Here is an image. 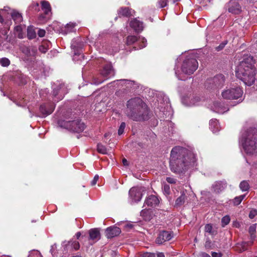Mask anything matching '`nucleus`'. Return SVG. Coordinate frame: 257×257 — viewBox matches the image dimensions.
<instances>
[{
  "label": "nucleus",
  "instance_id": "obj_13",
  "mask_svg": "<svg viewBox=\"0 0 257 257\" xmlns=\"http://www.w3.org/2000/svg\"><path fill=\"white\" fill-rule=\"evenodd\" d=\"M54 109V105L52 103H47L41 105L40 107V111L42 117L46 116L52 113Z\"/></svg>",
  "mask_w": 257,
  "mask_h": 257
},
{
  "label": "nucleus",
  "instance_id": "obj_11",
  "mask_svg": "<svg viewBox=\"0 0 257 257\" xmlns=\"http://www.w3.org/2000/svg\"><path fill=\"white\" fill-rule=\"evenodd\" d=\"M137 41H139L140 42L142 43V44L139 47H135L134 48L136 50L142 49L146 46L147 40L145 38H139L138 39L137 37L135 36H128L127 37L126 44L127 45H132Z\"/></svg>",
  "mask_w": 257,
  "mask_h": 257
},
{
  "label": "nucleus",
  "instance_id": "obj_34",
  "mask_svg": "<svg viewBox=\"0 0 257 257\" xmlns=\"http://www.w3.org/2000/svg\"><path fill=\"white\" fill-rule=\"evenodd\" d=\"M205 231L211 235H214L216 233V231L213 230L212 225L210 224H207L205 226Z\"/></svg>",
  "mask_w": 257,
  "mask_h": 257
},
{
  "label": "nucleus",
  "instance_id": "obj_36",
  "mask_svg": "<svg viewBox=\"0 0 257 257\" xmlns=\"http://www.w3.org/2000/svg\"><path fill=\"white\" fill-rule=\"evenodd\" d=\"M97 151L102 154H105L107 153V150L105 147L101 144H98L97 146Z\"/></svg>",
  "mask_w": 257,
  "mask_h": 257
},
{
  "label": "nucleus",
  "instance_id": "obj_39",
  "mask_svg": "<svg viewBox=\"0 0 257 257\" xmlns=\"http://www.w3.org/2000/svg\"><path fill=\"white\" fill-rule=\"evenodd\" d=\"M230 221V217L228 215L224 216L221 219L222 226L224 227L227 225Z\"/></svg>",
  "mask_w": 257,
  "mask_h": 257
},
{
  "label": "nucleus",
  "instance_id": "obj_29",
  "mask_svg": "<svg viewBox=\"0 0 257 257\" xmlns=\"http://www.w3.org/2000/svg\"><path fill=\"white\" fill-rule=\"evenodd\" d=\"M62 247L63 248V253L64 254H66V253L68 252H71L73 251V249L72 247L71 246V243L70 242V241H65L63 242L62 244Z\"/></svg>",
  "mask_w": 257,
  "mask_h": 257
},
{
  "label": "nucleus",
  "instance_id": "obj_44",
  "mask_svg": "<svg viewBox=\"0 0 257 257\" xmlns=\"http://www.w3.org/2000/svg\"><path fill=\"white\" fill-rule=\"evenodd\" d=\"M125 127V123L124 122H121L120 124L119 128L118 130V135H121L123 134L124 132V130Z\"/></svg>",
  "mask_w": 257,
  "mask_h": 257
},
{
  "label": "nucleus",
  "instance_id": "obj_5",
  "mask_svg": "<svg viewBox=\"0 0 257 257\" xmlns=\"http://www.w3.org/2000/svg\"><path fill=\"white\" fill-rule=\"evenodd\" d=\"M243 90L239 86L227 87L221 92L222 97L225 99H239V102L242 101Z\"/></svg>",
  "mask_w": 257,
  "mask_h": 257
},
{
  "label": "nucleus",
  "instance_id": "obj_15",
  "mask_svg": "<svg viewBox=\"0 0 257 257\" xmlns=\"http://www.w3.org/2000/svg\"><path fill=\"white\" fill-rule=\"evenodd\" d=\"M227 7L228 11L232 14H238L241 11V7L236 0H231Z\"/></svg>",
  "mask_w": 257,
  "mask_h": 257
},
{
  "label": "nucleus",
  "instance_id": "obj_6",
  "mask_svg": "<svg viewBox=\"0 0 257 257\" xmlns=\"http://www.w3.org/2000/svg\"><path fill=\"white\" fill-rule=\"evenodd\" d=\"M114 75V72L111 65L110 64H106L101 71L100 76L94 78L93 84L95 85L101 84Z\"/></svg>",
  "mask_w": 257,
  "mask_h": 257
},
{
  "label": "nucleus",
  "instance_id": "obj_58",
  "mask_svg": "<svg viewBox=\"0 0 257 257\" xmlns=\"http://www.w3.org/2000/svg\"><path fill=\"white\" fill-rule=\"evenodd\" d=\"M4 10H0V22L2 23L4 21L3 18L2 16V13L3 12Z\"/></svg>",
  "mask_w": 257,
  "mask_h": 257
},
{
  "label": "nucleus",
  "instance_id": "obj_10",
  "mask_svg": "<svg viewBox=\"0 0 257 257\" xmlns=\"http://www.w3.org/2000/svg\"><path fill=\"white\" fill-rule=\"evenodd\" d=\"M144 189L142 187H132L129 191L130 198L131 203H137L139 202L143 196Z\"/></svg>",
  "mask_w": 257,
  "mask_h": 257
},
{
  "label": "nucleus",
  "instance_id": "obj_20",
  "mask_svg": "<svg viewBox=\"0 0 257 257\" xmlns=\"http://www.w3.org/2000/svg\"><path fill=\"white\" fill-rule=\"evenodd\" d=\"M131 28L136 32L139 33L141 32L144 28L143 23L137 19H135L131 21L130 24Z\"/></svg>",
  "mask_w": 257,
  "mask_h": 257
},
{
  "label": "nucleus",
  "instance_id": "obj_53",
  "mask_svg": "<svg viewBox=\"0 0 257 257\" xmlns=\"http://www.w3.org/2000/svg\"><path fill=\"white\" fill-rule=\"evenodd\" d=\"M164 191L166 194H169L170 193V187L168 185H165L164 186Z\"/></svg>",
  "mask_w": 257,
  "mask_h": 257
},
{
  "label": "nucleus",
  "instance_id": "obj_27",
  "mask_svg": "<svg viewBox=\"0 0 257 257\" xmlns=\"http://www.w3.org/2000/svg\"><path fill=\"white\" fill-rule=\"evenodd\" d=\"M187 197L185 195V192L183 191L181 192V194L180 197L177 198L175 201V205L177 206H180L183 205Z\"/></svg>",
  "mask_w": 257,
  "mask_h": 257
},
{
  "label": "nucleus",
  "instance_id": "obj_64",
  "mask_svg": "<svg viewBox=\"0 0 257 257\" xmlns=\"http://www.w3.org/2000/svg\"><path fill=\"white\" fill-rule=\"evenodd\" d=\"M81 235V233L80 232H78L76 234V237L77 239H78L79 238V237Z\"/></svg>",
  "mask_w": 257,
  "mask_h": 257
},
{
  "label": "nucleus",
  "instance_id": "obj_12",
  "mask_svg": "<svg viewBox=\"0 0 257 257\" xmlns=\"http://www.w3.org/2000/svg\"><path fill=\"white\" fill-rule=\"evenodd\" d=\"M173 237L172 232L162 231L160 232L158 236L156 238V242L157 244H161L165 241L170 240Z\"/></svg>",
  "mask_w": 257,
  "mask_h": 257
},
{
  "label": "nucleus",
  "instance_id": "obj_38",
  "mask_svg": "<svg viewBox=\"0 0 257 257\" xmlns=\"http://www.w3.org/2000/svg\"><path fill=\"white\" fill-rule=\"evenodd\" d=\"M0 64L2 66L7 67L10 64V61L7 58H3L0 59Z\"/></svg>",
  "mask_w": 257,
  "mask_h": 257
},
{
  "label": "nucleus",
  "instance_id": "obj_48",
  "mask_svg": "<svg viewBox=\"0 0 257 257\" xmlns=\"http://www.w3.org/2000/svg\"><path fill=\"white\" fill-rule=\"evenodd\" d=\"M166 181L170 184H175L177 180L174 178L168 177L166 178Z\"/></svg>",
  "mask_w": 257,
  "mask_h": 257
},
{
  "label": "nucleus",
  "instance_id": "obj_60",
  "mask_svg": "<svg viewBox=\"0 0 257 257\" xmlns=\"http://www.w3.org/2000/svg\"><path fill=\"white\" fill-rule=\"evenodd\" d=\"M122 163L124 166L127 165V161L125 159L122 160Z\"/></svg>",
  "mask_w": 257,
  "mask_h": 257
},
{
  "label": "nucleus",
  "instance_id": "obj_4",
  "mask_svg": "<svg viewBox=\"0 0 257 257\" xmlns=\"http://www.w3.org/2000/svg\"><path fill=\"white\" fill-rule=\"evenodd\" d=\"M239 143L247 154L257 155V130L250 128L242 133Z\"/></svg>",
  "mask_w": 257,
  "mask_h": 257
},
{
  "label": "nucleus",
  "instance_id": "obj_2",
  "mask_svg": "<svg viewBox=\"0 0 257 257\" xmlns=\"http://www.w3.org/2000/svg\"><path fill=\"white\" fill-rule=\"evenodd\" d=\"M126 113L134 121L146 120L149 118L147 105L139 97L132 98L127 101Z\"/></svg>",
  "mask_w": 257,
  "mask_h": 257
},
{
  "label": "nucleus",
  "instance_id": "obj_43",
  "mask_svg": "<svg viewBox=\"0 0 257 257\" xmlns=\"http://www.w3.org/2000/svg\"><path fill=\"white\" fill-rule=\"evenodd\" d=\"M28 257H41V255L39 251L34 250L30 251Z\"/></svg>",
  "mask_w": 257,
  "mask_h": 257
},
{
  "label": "nucleus",
  "instance_id": "obj_28",
  "mask_svg": "<svg viewBox=\"0 0 257 257\" xmlns=\"http://www.w3.org/2000/svg\"><path fill=\"white\" fill-rule=\"evenodd\" d=\"M11 16L16 23H20L23 20L21 14L16 11H13L11 13Z\"/></svg>",
  "mask_w": 257,
  "mask_h": 257
},
{
  "label": "nucleus",
  "instance_id": "obj_47",
  "mask_svg": "<svg viewBox=\"0 0 257 257\" xmlns=\"http://www.w3.org/2000/svg\"><path fill=\"white\" fill-rule=\"evenodd\" d=\"M39 50L42 53H45L48 50V48L43 45H41L39 46Z\"/></svg>",
  "mask_w": 257,
  "mask_h": 257
},
{
  "label": "nucleus",
  "instance_id": "obj_41",
  "mask_svg": "<svg viewBox=\"0 0 257 257\" xmlns=\"http://www.w3.org/2000/svg\"><path fill=\"white\" fill-rule=\"evenodd\" d=\"M200 101V98L199 96H195L193 97L192 98H191V101H190V105H198V103Z\"/></svg>",
  "mask_w": 257,
  "mask_h": 257
},
{
  "label": "nucleus",
  "instance_id": "obj_3",
  "mask_svg": "<svg viewBox=\"0 0 257 257\" xmlns=\"http://www.w3.org/2000/svg\"><path fill=\"white\" fill-rule=\"evenodd\" d=\"M252 63V58L249 57L240 63L235 71L237 77L249 86L255 80V69Z\"/></svg>",
  "mask_w": 257,
  "mask_h": 257
},
{
  "label": "nucleus",
  "instance_id": "obj_63",
  "mask_svg": "<svg viewBox=\"0 0 257 257\" xmlns=\"http://www.w3.org/2000/svg\"><path fill=\"white\" fill-rule=\"evenodd\" d=\"M233 225L236 227H238L239 225L238 222H234V223H233Z\"/></svg>",
  "mask_w": 257,
  "mask_h": 257
},
{
  "label": "nucleus",
  "instance_id": "obj_62",
  "mask_svg": "<svg viewBox=\"0 0 257 257\" xmlns=\"http://www.w3.org/2000/svg\"><path fill=\"white\" fill-rule=\"evenodd\" d=\"M211 243V242L210 241H206L205 242V246L208 247L210 246V244Z\"/></svg>",
  "mask_w": 257,
  "mask_h": 257
},
{
  "label": "nucleus",
  "instance_id": "obj_46",
  "mask_svg": "<svg viewBox=\"0 0 257 257\" xmlns=\"http://www.w3.org/2000/svg\"><path fill=\"white\" fill-rule=\"evenodd\" d=\"M168 0H158V4L160 8H164L167 5Z\"/></svg>",
  "mask_w": 257,
  "mask_h": 257
},
{
  "label": "nucleus",
  "instance_id": "obj_9",
  "mask_svg": "<svg viewBox=\"0 0 257 257\" xmlns=\"http://www.w3.org/2000/svg\"><path fill=\"white\" fill-rule=\"evenodd\" d=\"M64 126L73 132L76 133L82 132L84 131L85 125L83 122L79 120H75L73 121H64Z\"/></svg>",
  "mask_w": 257,
  "mask_h": 257
},
{
  "label": "nucleus",
  "instance_id": "obj_23",
  "mask_svg": "<svg viewBox=\"0 0 257 257\" xmlns=\"http://www.w3.org/2000/svg\"><path fill=\"white\" fill-rule=\"evenodd\" d=\"M164 104H162L161 102L158 106V108L161 111L163 112L164 114L167 115V113H165V111H169L171 109V106L169 102L168 99L166 98L164 100Z\"/></svg>",
  "mask_w": 257,
  "mask_h": 257
},
{
  "label": "nucleus",
  "instance_id": "obj_21",
  "mask_svg": "<svg viewBox=\"0 0 257 257\" xmlns=\"http://www.w3.org/2000/svg\"><path fill=\"white\" fill-rule=\"evenodd\" d=\"M212 189L216 193H219L223 191L226 187L225 181H217L212 185Z\"/></svg>",
  "mask_w": 257,
  "mask_h": 257
},
{
  "label": "nucleus",
  "instance_id": "obj_35",
  "mask_svg": "<svg viewBox=\"0 0 257 257\" xmlns=\"http://www.w3.org/2000/svg\"><path fill=\"white\" fill-rule=\"evenodd\" d=\"M245 196V195H242L235 197L233 201L234 204L235 205H239L242 201V200L244 198Z\"/></svg>",
  "mask_w": 257,
  "mask_h": 257
},
{
  "label": "nucleus",
  "instance_id": "obj_22",
  "mask_svg": "<svg viewBox=\"0 0 257 257\" xmlns=\"http://www.w3.org/2000/svg\"><path fill=\"white\" fill-rule=\"evenodd\" d=\"M111 83L113 84H119L125 85L126 88H131L135 83V81H131L128 79H120L116 80L112 82Z\"/></svg>",
  "mask_w": 257,
  "mask_h": 257
},
{
  "label": "nucleus",
  "instance_id": "obj_30",
  "mask_svg": "<svg viewBox=\"0 0 257 257\" xmlns=\"http://www.w3.org/2000/svg\"><path fill=\"white\" fill-rule=\"evenodd\" d=\"M118 14L119 16H124V17H129L131 15V11L129 8H121L118 11Z\"/></svg>",
  "mask_w": 257,
  "mask_h": 257
},
{
  "label": "nucleus",
  "instance_id": "obj_61",
  "mask_svg": "<svg viewBox=\"0 0 257 257\" xmlns=\"http://www.w3.org/2000/svg\"><path fill=\"white\" fill-rule=\"evenodd\" d=\"M125 227L126 228H132L133 227V225L131 224H127L125 225Z\"/></svg>",
  "mask_w": 257,
  "mask_h": 257
},
{
  "label": "nucleus",
  "instance_id": "obj_18",
  "mask_svg": "<svg viewBox=\"0 0 257 257\" xmlns=\"http://www.w3.org/2000/svg\"><path fill=\"white\" fill-rule=\"evenodd\" d=\"M159 198L155 195H149L146 199L144 206L147 205L150 207H155L159 203Z\"/></svg>",
  "mask_w": 257,
  "mask_h": 257
},
{
  "label": "nucleus",
  "instance_id": "obj_33",
  "mask_svg": "<svg viewBox=\"0 0 257 257\" xmlns=\"http://www.w3.org/2000/svg\"><path fill=\"white\" fill-rule=\"evenodd\" d=\"M249 184L246 181H242L239 185V188L242 191H246L249 189Z\"/></svg>",
  "mask_w": 257,
  "mask_h": 257
},
{
  "label": "nucleus",
  "instance_id": "obj_40",
  "mask_svg": "<svg viewBox=\"0 0 257 257\" xmlns=\"http://www.w3.org/2000/svg\"><path fill=\"white\" fill-rule=\"evenodd\" d=\"M71 246L72 247L73 250H77L80 247V244L78 241L76 240H70Z\"/></svg>",
  "mask_w": 257,
  "mask_h": 257
},
{
  "label": "nucleus",
  "instance_id": "obj_57",
  "mask_svg": "<svg viewBox=\"0 0 257 257\" xmlns=\"http://www.w3.org/2000/svg\"><path fill=\"white\" fill-rule=\"evenodd\" d=\"M201 257H211L208 254L205 252H202L200 254Z\"/></svg>",
  "mask_w": 257,
  "mask_h": 257
},
{
  "label": "nucleus",
  "instance_id": "obj_52",
  "mask_svg": "<svg viewBox=\"0 0 257 257\" xmlns=\"http://www.w3.org/2000/svg\"><path fill=\"white\" fill-rule=\"evenodd\" d=\"M57 247V245H56V244H54L53 245H52L51 246V249H50V252H51L52 254L53 255H54L55 254V249Z\"/></svg>",
  "mask_w": 257,
  "mask_h": 257
},
{
  "label": "nucleus",
  "instance_id": "obj_56",
  "mask_svg": "<svg viewBox=\"0 0 257 257\" xmlns=\"http://www.w3.org/2000/svg\"><path fill=\"white\" fill-rule=\"evenodd\" d=\"M145 257H156L155 253L147 252L145 254Z\"/></svg>",
  "mask_w": 257,
  "mask_h": 257
},
{
  "label": "nucleus",
  "instance_id": "obj_7",
  "mask_svg": "<svg viewBox=\"0 0 257 257\" xmlns=\"http://www.w3.org/2000/svg\"><path fill=\"white\" fill-rule=\"evenodd\" d=\"M225 82V77L222 74H219L212 78L208 79L205 83V87L208 89L221 88Z\"/></svg>",
  "mask_w": 257,
  "mask_h": 257
},
{
  "label": "nucleus",
  "instance_id": "obj_32",
  "mask_svg": "<svg viewBox=\"0 0 257 257\" xmlns=\"http://www.w3.org/2000/svg\"><path fill=\"white\" fill-rule=\"evenodd\" d=\"M76 25L75 23H70L67 24L65 27V29L64 32L65 34H67L68 33L72 32L74 31V29Z\"/></svg>",
  "mask_w": 257,
  "mask_h": 257
},
{
  "label": "nucleus",
  "instance_id": "obj_42",
  "mask_svg": "<svg viewBox=\"0 0 257 257\" xmlns=\"http://www.w3.org/2000/svg\"><path fill=\"white\" fill-rule=\"evenodd\" d=\"M63 93V92H62L61 88L58 89H56V88H53V94L54 95L55 97H56V95L60 94L61 96H60V97H59V99H62L63 97H62V94Z\"/></svg>",
  "mask_w": 257,
  "mask_h": 257
},
{
  "label": "nucleus",
  "instance_id": "obj_14",
  "mask_svg": "<svg viewBox=\"0 0 257 257\" xmlns=\"http://www.w3.org/2000/svg\"><path fill=\"white\" fill-rule=\"evenodd\" d=\"M211 109L213 111L220 114H223L229 110L228 107L221 102H215Z\"/></svg>",
  "mask_w": 257,
  "mask_h": 257
},
{
  "label": "nucleus",
  "instance_id": "obj_55",
  "mask_svg": "<svg viewBox=\"0 0 257 257\" xmlns=\"http://www.w3.org/2000/svg\"><path fill=\"white\" fill-rule=\"evenodd\" d=\"M175 74H176V76L178 77V79L181 80H184L183 77L180 75L178 70H175Z\"/></svg>",
  "mask_w": 257,
  "mask_h": 257
},
{
  "label": "nucleus",
  "instance_id": "obj_8",
  "mask_svg": "<svg viewBox=\"0 0 257 257\" xmlns=\"http://www.w3.org/2000/svg\"><path fill=\"white\" fill-rule=\"evenodd\" d=\"M198 66V62L195 59L187 58L183 61L181 70L183 73L190 75L195 71Z\"/></svg>",
  "mask_w": 257,
  "mask_h": 257
},
{
  "label": "nucleus",
  "instance_id": "obj_59",
  "mask_svg": "<svg viewBox=\"0 0 257 257\" xmlns=\"http://www.w3.org/2000/svg\"><path fill=\"white\" fill-rule=\"evenodd\" d=\"M157 257H165V255L162 252H159L157 254Z\"/></svg>",
  "mask_w": 257,
  "mask_h": 257
},
{
  "label": "nucleus",
  "instance_id": "obj_45",
  "mask_svg": "<svg viewBox=\"0 0 257 257\" xmlns=\"http://www.w3.org/2000/svg\"><path fill=\"white\" fill-rule=\"evenodd\" d=\"M256 215H257V209H251L249 213V217L250 219H253Z\"/></svg>",
  "mask_w": 257,
  "mask_h": 257
},
{
  "label": "nucleus",
  "instance_id": "obj_50",
  "mask_svg": "<svg viewBox=\"0 0 257 257\" xmlns=\"http://www.w3.org/2000/svg\"><path fill=\"white\" fill-rule=\"evenodd\" d=\"M38 35L40 37H43L45 35V31L44 30L40 29L38 32Z\"/></svg>",
  "mask_w": 257,
  "mask_h": 257
},
{
  "label": "nucleus",
  "instance_id": "obj_25",
  "mask_svg": "<svg viewBox=\"0 0 257 257\" xmlns=\"http://www.w3.org/2000/svg\"><path fill=\"white\" fill-rule=\"evenodd\" d=\"M141 216L146 221L150 220L153 217V212L150 209H144L141 212Z\"/></svg>",
  "mask_w": 257,
  "mask_h": 257
},
{
  "label": "nucleus",
  "instance_id": "obj_51",
  "mask_svg": "<svg viewBox=\"0 0 257 257\" xmlns=\"http://www.w3.org/2000/svg\"><path fill=\"white\" fill-rule=\"evenodd\" d=\"M226 44V43H221L218 46L216 47V50L217 51H219L221 50L224 47Z\"/></svg>",
  "mask_w": 257,
  "mask_h": 257
},
{
  "label": "nucleus",
  "instance_id": "obj_16",
  "mask_svg": "<svg viewBox=\"0 0 257 257\" xmlns=\"http://www.w3.org/2000/svg\"><path fill=\"white\" fill-rule=\"evenodd\" d=\"M121 232L120 228L117 226H112L107 227L105 230L106 236L111 238L118 235Z\"/></svg>",
  "mask_w": 257,
  "mask_h": 257
},
{
  "label": "nucleus",
  "instance_id": "obj_1",
  "mask_svg": "<svg viewBox=\"0 0 257 257\" xmlns=\"http://www.w3.org/2000/svg\"><path fill=\"white\" fill-rule=\"evenodd\" d=\"M196 161V155L192 150L176 146L172 149L170 159V166L172 172L182 173Z\"/></svg>",
  "mask_w": 257,
  "mask_h": 257
},
{
  "label": "nucleus",
  "instance_id": "obj_49",
  "mask_svg": "<svg viewBox=\"0 0 257 257\" xmlns=\"http://www.w3.org/2000/svg\"><path fill=\"white\" fill-rule=\"evenodd\" d=\"M98 178H99V176L98 175H96L94 176L93 179L91 182V184L92 186H94L96 184V183L98 180Z\"/></svg>",
  "mask_w": 257,
  "mask_h": 257
},
{
  "label": "nucleus",
  "instance_id": "obj_26",
  "mask_svg": "<svg viewBox=\"0 0 257 257\" xmlns=\"http://www.w3.org/2000/svg\"><path fill=\"white\" fill-rule=\"evenodd\" d=\"M210 128L213 133L220 130V126L216 119H212L210 121Z\"/></svg>",
  "mask_w": 257,
  "mask_h": 257
},
{
  "label": "nucleus",
  "instance_id": "obj_54",
  "mask_svg": "<svg viewBox=\"0 0 257 257\" xmlns=\"http://www.w3.org/2000/svg\"><path fill=\"white\" fill-rule=\"evenodd\" d=\"M212 257H221V254L220 252H212Z\"/></svg>",
  "mask_w": 257,
  "mask_h": 257
},
{
  "label": "nucleus",
  "instance_id": "obj_24",
  "mask_svg": "<svg viewBox=\"0 0 257 257\" xmlns=\"http://www.w3.org/2000/svg\"><path fill=\"white\" fill-rule=\"evenodd\" d=\"M89 239L93 240H98L100 238L99 230L97 228L91 229L89 231Z\"/></svg>",
  "mask_w": 257,
  "mask_h": 257
},
{
  "label": "nucleus",
  "instance_id": "obj_31",
  "mask_svg": "<svg viewBox=\"0 0 257 257\" xmlns=\"http://www.w3.org/2000/svg\"><path fill=\"white\" fill-rule=\"evenodd\" d=\"M36 36V33L32 27H29L27 29V37L29 39H33Z\"/></svg>",
  "mask_w": 257,
  "mask_h": 257
},
{
  "label": "nucleus",
  "instance_id": "obj_37",
  "mask_svg": "<svg viewBox=\"0 0 257 257\" xmlns=\"http://www.w3.org/2000/svg\"><path fill=\"white\" fill-rule=\"evenodd\" d=\"M256 231V226L255 224L251 225L249 228V233L250 235L251 239H254L255 237V233Z\"/></svg>",
  "mask_w": 257,
  "mask_h": 257
},
{
  "label": "nucleus",
  "instance_id": "obj_19",
  "mask_svg": "<svg viewBox=\"0 0 257 257\" xmlns=\"http://www.w3.org/2000/svg\"><path fill=\"white\" fill-rule=\"evenodd\" d=\"M22 51L27 57H35L37 54V49L34 46L24 47L22 48Z\"/></svg>",
  "mask_w": 257,
  "mask_h": 257
},
{
  "label": "nucleus",
  "instance_id": "obj_17",
  "mask_svg": "<svg viewBox=\"0 0 257 257\" xmlns=\"http://www.w3.org/2000/svg\"><path fill=\"white\" fill-rule=\"evenodd\" d=\"M42 9L44 11L45 14V16H40V19H47L49 18L50 14H51V9L49 3L47 1H42Z\"/></svg>",
  "mask_w": 257,
  "mask_h": 257
}]
</instances>
